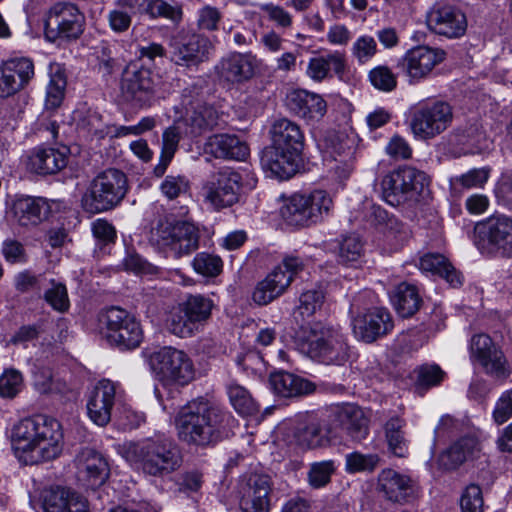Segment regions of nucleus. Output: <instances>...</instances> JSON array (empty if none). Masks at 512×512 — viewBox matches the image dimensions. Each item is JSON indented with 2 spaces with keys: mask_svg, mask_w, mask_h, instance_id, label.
Listing matches in <instances>:
<instances>
[{
  "mask_svg": "<svg viewBox=\"0 0 512 512\" xmlns=\"http://www.w3.org/2000/svg\"><path fill=\"white\" fill-rule=\"evenodd\" d=\"M11 443L18 459L26 465L52 461L63 451L62 425L43 414L24 418L13 426Z\"/></svg>",
  "mask_w": 512,
  "mask_h": 512,
  "instance_id": "f257e3e1",
  "label": "nucleus"
},
{
  "mask_svg": "<svg viewBox=\"0 0 512 512\" xmlns=\"http://www.w3.org/2000/svg\"><path fill=\"white\" fill-rule=\"evenodd\" d=\"M119 452L136 469L153 477L167 476L178 470L183 462L177 445L164 435L124 442L119 446Z\"/></svg>",
  "mask_w": 512,
  "mask_h": 512,
  "instance_id": "f03ea898",
  "label": "nucleus"
},
{
  "mask_svg": "<svg viewBox=\"0 0 512 512\" xmlns=\"http://www.w3.org/2000/svg\"><path fill=\"white\" fill-rule=\"evenodd\" d=\"M221 422V409L202 397L181 407L175 418L178 438L197 446L217 442L221 435Z\"/></svg>",
  "mask_w": 512,
  "mask_h": 512,
  "instance_id": "7ed1b4c3",
  "label": "nucleus"
},
{
  "mask_svg": "<svg viewBox=\"0 0 512 512\" xmlns=\"http://www.w3.org/2000/svg\"><path fill=\"white\" fill-rule=\"evenodd\" d=\"M128 191L126 175L115 168L98 173L82 197L83 208L90 213L108 211L124 199Z\"/></svg>",
  "mask_w": 512,
  "mask_h": 512,
  "instance_id": "20e7f679",
  "label": "nucleus"
},
{
  "mask_svg": "<svg viewBox=\"0 0 512 512\" xmlns=\"http://www.w3.org/2000/svg\"><path fill=\"white\" fill-rule=\"evenodd\" d=\"M333 208V200L325 190L295 193L281 208L283 219L293 226H309L321 222Z\"/></svg>",
  "mask_w": 512,
  "mask_h": 512,
  "instance_id": "39448f33",
  "label": "nucleus"
},
{
  "mask_svg": "<svg viewBox=\"0 0 512 512\" xmlns=\"http://www.w3.org/2000/svg\"><path fill=\"white\" fill-rule=\"evenodd\" d=\"M100 334L113 346L123 350L137 348L143 340V329L128 311L111 307L99 315Z\"/></svg>",
  "mask_w": 512,
  "mask_h": 512,
  "instance_id": "423d86ee",
  "label": "nucleus"
},
{
  "mask_svg": "<svg viewBox=\"0 0 512 512\" xmlns=\"http://www.w3.org/2000/svg\"><path fill=\"white\" fill-rule=\"evenodd\" d=\"M151 237L175 258L192 253L198 248V229L190 222L160 217L151 229Z\"/></svg>",
  "mask_w": 512,
  "mask_h": 512,
  "instance_id": "0eeeda50",
  "label": "nucleus"
},
{
  "mask_svg": "<svg viewBox=\"0 0 512 512\" xmlns=\"http://www.w3.org/2000/svg\"><path fill=\"white\" fill-rule=\"evenodd\" d=\"M84 27V14L71 2L54 3L45 13L44 35L49 42L78 39Z\"/></svg>",
  "mask_w": 512,
  "mask_h": 512,
  "instance_id": "6e6552de",
  "label": "nucleus"
},
{
  "mask_svg": "<svg viewBox=\"0 0 512 512\" xmlns=\"http://www.w3.org/2000/svg\"><path fill=\"white\" fill-rule=\"evenodd\" d=\"M428 184L424 172L404 166L386 175L381 185L384 200L391 206H399L407 201H417Z\"/></svg>",
  "mask_w": 512,
  "mask_h": 512,
  "instance_id": "1a4fd4ad",
  "label": "nucleus"
},
{
  "mask_svg": "<svg viewBox=\"0 0 512 512\" xmlns=\"http://www.w3.org/2000/svg\"><path fill=\"white\" fill-rule=\"evenodd\" d=\"M452 120L453 110L447 102L419 104L412 112L410 129L415 138L430 140L443 133Z\"/></svg>",
  "mask_w": 512,
  "mask_h": 512,
  "instance_id": "9d476101",
  "label": "nucleus"
},
{
  "mask_svg": "<svg viewBox=\"0 0 512 512\" xmlns=\"http://www.w3.org/2000/svg\"><path fill=\"white\" fill-rule=\"evenodd\" d=\"M153 370L166 384L188 385L195 378V369L191 358L182 350L162 347L150 357Z\"/></svg>",
  "mask_w": 512,
  "mask_h": 512,
  "instance_id": "9b49d317",
  "label": "nucleus"
},
{
  "mask_svg": "<svg viewBox=\"0 0 512 512\" xmlns=\"http://www.w3.org/2000/svg\"><path fill=\"white\" fill-rule=\"evenodd\" d=\"M273 482L269 475H241L233 489L242 512H270Z\"/></svg>",
  "mask_w": 512,
  "mask_h": 512,
  "instance_id": "f8f14e48",
  "label": "nucleus"
},
{
  "mask_svg": "<svg viewBox=\"0 0 512 512\" xmlns=\"http://www.w3.org/2000/svg\"><path fill=\"white\" fill-rule=\"evenodd\" d=\"M477 244L489 254L512 256V218L491 216L476 226Z\"/></svg>",
  "mask_w": 512,
  "mask_h": 512,
  "instance_id": "ddd939ff",
  "label": "nucleus"
},
{
  "mask_svg": "<svg viewBox=\"0 0 512 512\" xmlns=\"http://www.w3.org/2000/svg\"><path fill=\"white\" fill-rule=\"evenodd\" d=\"M430 32L446 39H459L467 31L468 21L460 6L447 2H435L426 14Z\"/></svg>",
  "mask_w": 512,
  "mask_h": 512,
  "instance_id": "4468645a",
  "label": "nucleus"
},
{
  "mask_svg": "<svg viewBox=\"0 0 512 512\" xmlns=\"http://www.w3.org/2000/svg\"><path fill=\"white\" fill-rule=\"evenodd\" d=\"M161 77L148 68L126 70L121 89L125 98L139 107H150L160 97Z\"/></svg>",
  "mask_w": 512,
  "mask_h": 512,
  "instance_id": "2eb2a0df",
  "label": "nucleus"
},
{
  "mask_svg": "<svg viewBox=\"0 0 512 512\" xmlns=\"http://www.w3.org/2000/svg\"><path fill=\"white\" fill-rule=\"evenodd\" d=\"M308 342V352L327 364L341 365L349 358V347L340 330L333 327H315Z\"/></svg>",
  "mask_w": 512,
  "mask_h": 512,
  "instance_id": "dca6fc26",
  "label": "nucleus"
},
{
  "mask_svg": "<svg viewBox=\"0 0 512 512\" xmlns=\"http://www.w3.org/2000/svg\"><path fill=\"white\" fill-rule=\"evenodd\" d=\"M169 48L171 62L190 68L206 61L213 46L203 35L179 32L171 37Z\"/></svg>",
  "mask_w": 512,
  "mask_h": 512,
  "instance_id": "f3484780",
  "label": "nucleus"
},
{
  "mask_svg": "<svg viewBox=\"0 0 512 512\" xmlns=\"http://www.w3.org/2000/svg\"><path fill=\"white\" fill-rule=\"evenodd\" d=\"M445 52L438 48L419 45L408 50L401 59L400 66L410 78V82H419L445 59Z\"/></svg>",
  "mask_w": 512,
  "mask_h": 512,
  "instance_id": "a211bd4d",
  "label": "nucleus"
},
{
  "mask_svg": "<svg viewBox=\"0 0 512 512\" xmlns=\"http://www.w3.org/2000/svg\"><path fill=\"white\" fill-rule=\"evenodd\" d=\"M470 355L473 361H477L487 374L504 379L509 375L506 359L496 348L492 339L486 334H477L471 338Z\"/></svg>",
  "mask_w": 512,
  "mask_h": 512,
  "instance_id": "6ab92c4d",
  "label": "nucleus"
},
{
  "mask_svg": "<svg viewBox=\"0 0 512 512\" xmlns=\"http://www.w3.org/2000/svg\"><path fill=\"white\" fill-rule=\"evenodd\" d=\"M34 77V64L26 57L4 61L0 66V98H8L24 89Z\"/></svg>",
  "mask_w": 512,
  "mask_h": 512,
  "instance_id": "aec40b11",
  "label": "nucleus"
},
{
  "mask_svg": "<svg viewBox=\"0 0 512 512\" xmlns=\"http://www.w3.org/2000/svg\"><path fill=\"white\" fill-rule=\"evenodd\" d=\"M119 386L109 379L100 380L87 402L90 419L98 426H106L111 420L112 408L121 397Z\"/></svg>",
  "mask_w": 512,
  "mask_h": 512,
  "instance_id": "412c9836",
  "label": "nucleus"
},
{
  "mask_svg": "<svg viewBox=\"0 0 512 512\" xmlns=\"http://www.w3.org/2000/svg\"><path fill=\"white\" fill-rule=\"evenodd\" d=\"M352 327L357 338L370 343L387 334L393 328V321L387 309L375 307L354 317Z\"/></svg>",
  "mask_w": 512,
  "mask_h": 512,
  "instance_id": "4be33fe9",
  "label": "nucleus"
},
{
  "mask_svg": "<svg viewBox=\"0 0 512 512\" xmlns=\"http://www.w3.org/2000/svg\"><path fill=\"white\" fill-rule=\"evenodd\" d=\"M41 500L44 512H89L87 499L66 487L51 486L44 489Z\"/></svg>",
  "mask_w": 512,
  "mask_h": 512,
  "instance_id": "5701e85b",
  "label": "nucleus"
},
{
  "mask_svg": "<svg viewBox=\"0 0 512 512\" xmlns=\"http://www.w3.org/2000/svg\"><path fill=\"white\" fill-rule=\"evenodd\" d=\"M301 156L292 151L267 146L261 155V166L270 177L287 180L298 172Z\"/></svg>",
  "mask_w": 512,
  "mask_h": 512,
  "instance_id": "b1692460",
  "label": "nucleus"
},
{
  "mask_svg": "<svg viewBox=\"0 0 512 512\" xmlns=\"http://www.w3.org/2000/svg\"><path fill=\"white\" fill-rule=\"evenodd\" d=\"M345 52L335 50L327 54L311 57L306 68V75L315 82L331 79L333 73L341 80L347 71Z\"/></svg>",
  "mask_w": 512,
  "mask_h": 512,
  "instance_id": "393cba45",
  "label": "nucleus"
},
{
  "mask_svg": "<svg viewBox=\"0 0 512 512\" xmlns=\"http://www.w3.org/2000/svg\"><path fill=\"white\" fill-rule=\"evenodd\" d=\"M288 109L309 123L319 121L327 112L326 101L318 94L294 90L286 97Z\"/></svg>",
  "mask_w": 512,
  "mask_h": 512,
  "instance_id": "a878e982",
  "label": "nucleus"
},
{
  "mask_svg": "<svg viewBox=\"0 0 512 512\" xmlns=\"http://www.w3.org/2000/svg\"><path fill=\"white\" fill-rule=\"evenodd\" d=\"M367 219L384 234L386 241L394 248L402 246L410 237L409 227L396 217L390 216L380 206L372 205Z\"/></svg>",
  "mask_w": 512,
  "mask_h": 512,
  "instance_id": "bb28decb",
  "label": "nucleus"
},
{
  "mask_svg": "<svg viewBox=\"0 0 512 512\" xmlns=\"http://www.w3.org/2000/svg\"><path fill=\"white\" fill-rule=\"evenodd\" d=\"M271 144L269 147L284 149L302 155L305 137L300 126L287 119L280 118L270 128Z\"/></svg>",
  "mask_w": 512,
  "mask_h": 512,
  "instance_id": "cd10ccee",
  "label": "nucleus"
},
{
  "mask_svg": "<svg viewBox=\"0 0 512 512\" xmlns=\"http://www.w3.org/2000/svg\"><path fill=\"white\" fill-rule=\"evenodd\" d=\"M79 473L83 474L90 486L103 484L109 475V466L101 453L93 448H82L75 458Z\"/></svg>",
  "mask_w": 512,
  "mask_h": 512,
  "instance_id": "c85d7f7f",
  "label": "nucleus"
},
{
  "mask_svg": "<svg viewBox=\"0 0 512 512\" xmlns=\"http://www.w3.org/2000/svg\"><path fill=\"white\" fill-rule=\"evenodd\" d=\"M378 489L386 499L401 503L413 494L414 482L408 475L386 468L378 475Z\"/></svg>",
  "mask_w": 512,
  "mask_h": 512,
  "instance_id": "c756f323",
  "label": "nucleus"
},
{
  "mask_svg": "<svg viewBox=\"0 0 512 512\" xmlns=\"http://www.w3.org/2000/svg\"><path fill=\"white\" fill-rule=\"evenodd\" d=\"M290 285L291 276L284 273L282 266H277L256 285L252 299L257 305H267L284 294Z\"/></svg>",
  "mask_w": 512,
  "mask_h": 512,
  "instance_id": "7c9ffc66",
  "label": "nucleus"
},
{
  "mask_svg": "<svg viewBox=\"0 0 512 512\" xmlns=\"http://www.w3.org/2000/svg\"><path fill=\"white\" fill-rule=\"evenodd\" d=\"M67 164L66 152L55 148H36L27 158V169L40 175L54 174Z\"/></svg>",
  "mask_w": 512,
  "mask_h": 512,
  "instance_id": "2f4dec72",
  "label": "nucleus"
},
{
  "mask_svg": "<svg viewBox=\"0 0 512 512\" xmlns=\"http://www.w3.org/2000/svg\"><path fill=\"white\" fill-rule=\"evenodd\" d=\"M13 215L21 226H36L47 218L50 207L43 198L19 197L12 207Z\"/></svg>",
  "mask_w": 512,
  "mask_h": 512,
  "instance_id": "473e14b6",
  "label": "nucleus"
},
{
  "mask_svg": "<svg viewBox=\"0 0 512 512\" xmlns=\"http://www.w3.org/2000/svg\"><path fill=\"white\" fill-rule=\"evenodd\" d=\"M269 384L275 394L284 398L303 396L312 393L315 389L312 382L285 371L272 373Z\"/></svg>",
  "mask_w": 512,
  "mask_h": 512,
  "instance_id": "72a5a7b5",
  "label": "nucleus"
},
{
  "mask_svg": "<svg viewBox=\"0 0 512 512\" xmlns=\"http://www.w3.org/2000/svg\"><path fill=\"white\" fill-rule=\"evenodd\" d=\"M406 425V420L396 413L390 415L382 425L388 451L399 458L409 453Z\"/></svg>",
  "mask_w": 512,
  "mask_h": 512,
  "instance_id": "f704fd0d",
  "label": "nucleus"
},
{
  "mask_svg": "<svg viewBox=\"0 0 512 512\" xmlns=\"http://www.w3.org/2000/svg\"><path fill=\"white\" fill-rule=\"evenodd\" d=\"M337 420L340 426L355 441H362L369 432L368 418L364 411L353 404L342 406L337 412Z\"/></svg>",
  "mask_w": 512,
  "mask_h": 512,
  "instance_id": "c9c22d12",
  "label": "nucleus"
},
{
  "mask_svg": "<svg viewBox=\"0 0 512 512\" xmlns=\"http://www.w3.org/2000/svg\"><path fill=\"white\" fill-rule=\"evenodd\" d=\"M419 268L443 277L452 287L462 285L463 277L452 264L441 254L427 253L420 258Z\"/></svg>",
  "mask_w": 512,
  "mask_h": 512,
  "instance_id": "e433bc0d",
  "label": "nucleus"
},
{
  "mask_svg": "<svg viewBox=\"0 0 512 512\" xmlns=\"http://www.w3.org/2000/svg\"><path fill=\"white\" fill-rule=\"evenodd\" d=\"M139 0H115L114 6L107 12L108 27L116 34L127 32L133 16L136 14Z\"/></svg>",
  "mask_w": 512,
  "mask_h": 512,
  "instance_id": "4c0bfd02",
  "label": "nucleus"
},
{
  "mask_svg": "<svg viewBox=\"0 0 512 512\" xmlns=\"http://www.w3.org/2000/svg\"><path fill=\"white\" fill-rule=\"evenodd\" d=\"M181 137L182 129L179 121L174 122L173 125L164 130L159 163L153 169V174L157 178H160L165 174L167 167L178 149Z\"/></svg>",
  "mask_w": 512,
  "mask_h": 512,
  "instance_id": "58836bf2",
  "label": "nucleus"
},
{
  "mask_svg": "<svg viewBox=\"0 0 512 512\" xmlns=\"http://www.w3.org/2000/svg\"><path fill=\"white\" fill-rule=\"evenodd\" d=\"M297 445L303 448H316L326 444L327 432L320 421L314 417H308L305 422L299 423L294 431Z\"/></svg>",
  "mask_w": 512,
  "mask_h": 512,
  "instance_id": "ea45409f",
  "label": "nucleus"
},
{
  "mask_svg": "<svg viewBox=\"0 0 512 512\" xmlns=\"http://www.w3.org/2000/svg\"><path fill=\"white\" fill-rule=\"evenodd\" d=\"M478 450V443L473 437H464L451 445L440 455V465L445 469H455Z\"/></svg>",
  "mask_w": 512,
  "mask_h": 512,
  "instance_id": "a19ab883",
  "label": "nucleus"
},
{
  "mask_svg": "<svg viewBox=\"0 0 512 512\" xmlns=\"http://www.w3.org/2000/svg\"><path fill=\"white\" fill-rule=\"evenodd\" d=\"M391 301L401 317L412 316L420 306V298L415 286L405 282L395 287Z\"/></svg>",
  "mask_w": 512,
  "mask_h": 512,
  "instance_id": "79ce46f5",
  "label": "nucleus"
},
{
  "mask_svg": "<svg viewBox=\"0 0 512 512\" xmlns=\"http://www.w3.org/2000/svg\"><path fill=\"white\" fill-rule=\"evenodd\" d=\"M252 188L249 173L245 169L226 167V206L238 203L245 192Z\"/></svg>",
  "mask_w": 512,
  "mask_h": 512,
  "instance_id": "37998d69",
  "label": "nucleus"
},
{
  "mask_svg": "<svg viewBox=\"0 0 512 512\" xmlns=\"http://www.w3.org/2000/svg\"><path fill=\"white\" fill-rule=\"evenodd\" d=\"M166 327L170 333L180 338H190L201 328L187 315L180 304L170 311L166 319Z\"/></svg>",
  "mask_w": 512,
  "mask_h": 512,
  "instance_id": "c03bdc74",
  "label": "nucleus"
},
{
  "mask_svg": "<svg viewBox=\"0 0 512 512\" xmlns=\"http://www.w3.org/2000/svg\"><path fill=\"white\" fill-rule=\"evenodd\" d=\"M224 178L222 171H213L201 189L203 202L208 208L220 211L224 207Z\"/></svg>",
  "mask_w": 512,
  "mask_h": 512,
  "instance_id": "a18cd8bd",
  "label": "nucleus"
},
{
  "mask_svg": "<svg viewBox=\"0 0 512 512\" xmlns=\"http://www.w3.org/2000/svg\"><path fill=\"white\" fill-rule=\"evenodd\" d=\"M227 395L231 406L239 415L246 417L257 413L258 406L244 386L230 384Z\"/></svg>",
  "mask_w": 512,
  "mask_h": 512,
  "instance_id": "49530a36",
  "label": "nucleus"
},
{
  "mask_svg": "<svg viewBox=\"0 0 512 512\" xmlns=\"http://www.w3.org/2000/svg\"><path fill=\"white\" fill-rule=\"evenodd\" d=\"M187 315L202 327L211 315L213 303L209 298L202 295H190L179 303Z\"/></svg>",
  "mask_w": 512,
  "mask_h": 512,
  "instance_id": "de8ad7c7",
  "label": "nucleus"
},
{
  "mask_svg": "<svg viewBox=\"0 0 512 512\" xmlns=\"http://www.w3.org/2000/svg\"><path fill=\"white\" fill-rule=\"evenodd\" d=\"M364 255V243L359 235L344 236L339 242L338 261L342 264H354Z\"/></svg>",
  "mask_w": 512,
  "mask_h": 512,
  "instance_id": "09e8293b",
  "label": "nucleus"
},
{
  "mask_svg": "<svg viewBox=\"0 0 512 512\" xmlns=\"http://www.w3.org/2000/svg\"><path fill=\"white\" fill-rule=\"evenodd\" d=\"M254 58L249 54L232 55L229 59L228 80L243 81L251 78L254 74Z\"/></svg>",
  "mask_w": 512,
  "mask_h": 512,
  "instance_id": "8fccbe9b",
  "label": "nucleus"
},
{
  "mask_svg": "<svg viewBox=\"0 0 512 512\" xmlns=\"http://www.w3.org/2000/svg\"><path fill=\"white\" fill-rule=\"evenodd\" d=\"M336 471V465L333 460H324L310 464L308 471V483L311 487L319 489L325 487Z\"/></svg>",
  "mask_w": 512,
  "mask_h": 512,
  "instance_id": "3c124183",
  "label": "nucleus"
},
{
  "mask_svg": "<svg viewBox=\"0 0 512 512\" xmlns=\"http://www.w3.org/2000/svg\"><path fill=\"white\" fill-rule=\"evenodd\" d=\"M379 462L380 457L377 454L352 452L345 456V469L349 473L372 472Z\"/></svg>",
  "mask_w": 512,
  "mask_h": 512,
  "instance_id": "603ef678",
  "label": "nucleus"
},
{
  "mask_svg": "<svg viewBox=\"0 0 512 512\" xmlns=\"http://www.w3.org/2000/svg\"><path fill=\"white\" fill-rule=\"evenodd\" d=\"M146 13L151 18H165L174 23L182 19V9L178 4H170L164 0H150L147 3Z\"/></svg>",
  "mask_w": 512,
  "mask_h": 512,
  "instance_id": "864d4df0",
  "label": "nucleus"
},
{
  "mask_svg": "<svg viewBox=\"0 0 512 512\" xmlns=\"http://www.w3.org/2000/svg\"><path fill=\"white\" fill-rule=\"evenodd\" d=\"M192 266L203 277H215L222 271L223 262L219 256L201 252L194 257Z\"/></svg>",
  "mask_w": 512,
  "mask_h": 512,
  "instance_id": "5fc2aeb1",
  "label": "nucleus"
},
{
  "mask_svg": "<svg viewBox=\"0 0 512 512\" xmlns=\"http://www.w3.org/2000/svg\"><path fill=\"white\" fill-rule=\"evenodd\" d=\"M44 299L55 311L61 313L70 307L66 286L53 279L50 280V287L44 292Z\"/></svg>",
  "mask_w": 512,
  "mask_h": 512,
  "instance_id": "6e6d98bb",
  "label": "nucleus"
},
{
  "mask_svg": "<svg viewBox=\"0 0 512 512\" xmlns=\"http://www.w3.org/2000/svg\"><path fill=\"white\" fill-rule=\"evenodd\" d=\"M66 84V78L62 73L57 72L52 75L46 92V110L53 111L61 105L64 98Z\"/></svg>",
  "mask_w": 512,
  "mask_h": 512,
  "instance_id": "4d7b16f0",
  "label": "nucleus"
},
{
  "mask_svg": "<svg viewBox=\"0 0 512 512\" xmlns=\"http://www.w3.org/2000/svg\"><path fill=\"white\" fill-rule=\"evenodd\" d=\"M220 113L212 106L204 104L199 106L191 116V125L198 132L206 129H212L217 125Z\"/></svg>",
  "mask_w": 512,
  "mask_h": 512,
  "instance_id": "13d9d810",
  "label": "nucleus"
},
{
  "mask_svg": "<svg viewBox=\"0 0 512 512\" xmlns=\"http://www.w3.org/2000/svg\"><path fill=\"white\" fill-rule=\"evenodd\" d=\"M368 78L372 86L383 92H391L397 86L396 75L387 66H377L369 71Z\"/></svg>",
  "mask_w": 512,
  "mask_h": 512,
  "instance_id": "bf43d9fd",
  "label": "nucleus"
},
{
  "mask_svg": "<svg viewBox=\"0 0 512 512\" xmlns=\"http://www.w3.org/2000/svg\"><path fill=\"white\" fill-rule=\"evenodd\" d=\"M377 53V43L372 36H359L351 47V54L359 64L370 61Z\"/></svg>",
  "mask_w": 512,
  "mask_h": 512,
  "instance_id": "052dcab7",
  "label": "nucleus"
},
{
  "mask_svg": "<svg viewBox=\"0 0 512 512\" xmlns=\"http://www.w3.org/2000/svg\"><path fill=\"white\" fill-rule=\"evenodd\" d=\"M204 155L207 162L212 163L216 171H222L224 159V136L217 134L209 137L204 146Z\"/></svg>",
  "mask_w": 512,
  "mask_h": 512,
  "instance_id": "680f3d73",
  "label": "nucleus"
},
{
  "mask_svg": "<svg viewBox=\"0 0 512 512\" xmlns=\"http://www.w3.org/2000/svg\"><path fill=\"white\" fill-rule=\"evenodd\" d=\"M355 148H345L342 158L332 160L330 170L335 180L342 182L348 179L354 169Z\"/></svg>",
  "mask_w": 512,
  "mask_h": 512,
  "instance_id": "e2e57ef3",
  "label": "nucleus"
},
{
  "mask_svg": "<svg viewBox=\"0 0 512 512\" xmlns=\"http://www.w3.org/2000/svg\"><path fill=\"white\" fill-rule=\"evenodd\" d=\"M22 386V375L15 369H7L0 376V395L2 397H15L21 391Z\"/></svg>",
  "mask_w": 512,
  "mask_h": 512,
  "instance_id": "0e129e2a",
  "label": "nucleus"
},
{
  "mask_svg": "<svg viewBox=\"0 0 512 512\" xmlns=\"http://www.w3.org/2000/svg\"><path fill=\"white\" fill-rule=\"evenodd\" d=\"M461 512H483L481 488L476 484L468 485L460 500Z\"/></svg>",
  "mask_w": 512,
  "mask_h": 512,
  "instance_id": "69168bd1",
  "label": "nucleus"
},
{
  "mask_svg": "<svg viewBox=\"0 0 512 512\" xmlns=\"http://www.w3.org/2000/svg\"><path fill=\"white\" fill-rule=\"evenodd\" d=\"M490 168H473L456 177L455 182L465 189L482 188L490 176Z\"/></svg>",
  "mask_w": 512,
  "mask_h": 512,
  "instance_id": "338daca9",
  "label": "nucleus"
},
{
  "mask_svg": "<svg viewBox=\"0 0 512 512\" xmlns=\"http://www.w3.org/2000/svg\"><path fill=\"white\" fill-rule=\"evenodd\" d=\"M189 189V181L185 176L168 175L162 181L160 190L169 200H174Z\"/></svg>",
  "mask_w": 512,
  "mask_h": 512,
  "instance_id": "774afa93",
  "label": "nucleus"
}]
</instances>
